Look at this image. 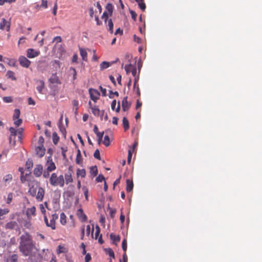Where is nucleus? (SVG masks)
Here are the masks:
<instances>
[{
    "label": "nucleus",
    "instance_id": "nucleus-1",
    "mask_svg": "<svg viewBox=\"0 0 262 262\" xmlns=\"http://www.w3.org/2000/svg\"><path fill=\"white\" fill-rule=\"evenodd\" d=\"M35 248L31 236L28 233L25 232L20 236L19 248L24 255H29Z\"/></svg>",
    "mask_w": 262,
    "mask_h": 262
},
{
    "label": "nucleus",
    "instance_id": "nucleus-2",
    "mask_svg": "<svg viewBox=\"0 0 262 262\" xmlns=\"http://www.w3.org/2000/svg\"><path fill=\"white\" fill-rule=\"evenodd\" d=\"M50 183L53 186H59L62 187L64 184V180L62 175L57 177L55 173H53L50 178Z\"/></svg>",
    "mask_w": 262,
    "mask_h": 262
},
{
    "label": "nucleus",
    "instance_id": "nucleus-3",
    "mask_svg": "<svg viewBox=\"0 0 262 262\" xmlns=\"http://www.w3.org/2000/svg\"><path fill=\"white\" fill-rule=\"evenodd\" d=\"M28 256L30 262H41L42 256L38 253L36 248L30 252Z\"/></svg>",
    "mask_w": 262,
    "mask_h": 262
},
{
    "label": "nucleus",
    "instance_id": "nucleus-4",
    "mask_svg": "<svg viewBox=\"0 0 262 262\" xmlns=\"http://www.w3.org/2000/svg\"><path fill=\"white\" fill-rule=\"evenodd\" d=\"M105 8L108 11V13L106 12H104L101 18L102 19H104L105 23H106L108 16H111L113 14L114 7L112 4L108 3L106 6Z\"/></svg>",
    "mask_w": 262,
    "mask_h": 262
},
{
    "label": "nucleus",
    "instance_id": "nucleus-5",
    "mask_svg": "<svg viewBox=\"0 0 262 262\" xmlns=\"http://www.w3.org/2000/svg\"><path fill=\"white\" fill-rule=\"evenodd\" d=\"M13 180V176L11 174H7L4 176L2 182V187H9Z\"/></svg>",
    "mask_w": 262,
    "mask_h": 262
},
{
    "label": "nucleus",
    "instance_id": "nucleus-6",
    "mask_svg": "<svg viewBox=\"0 0 262 262\" xmlns=\"http://www.w3.org/2000/svg\"><path fill=\"white\" fill-rule=\"evenodd\" d=\"M46 166L47 167V169L49 171H53L56 169V166L52 161L51 156L48 157Z\"/></svg>",
    "mask_w": 262,
    "mask_h": 262
},
{
    "label": "nucleus",
    "instance_id": "nucleus-7",
    "mask_svg": "<svg viewBox=\"0 0 262 262\" xmlns=\"http://www.w3.org/2000/svg\"><path fill=\"white\" fill-rule=\"evenodd\" d=\"M89 93L91 99L93 100L94 102H96L99 99L100 93L97 90L92 88L90 89Z\"/></svg>",
    "mask_w": 262,
    "mask_h": 262
},
{
    "label": "nucleus",
    "instance_id": "nucleus-8",
    "mask_svg": "<svg viewBox=\"0 0 262 262\" xmlns=\"http://www.w3.org/2000/svg\"><path fill=\"white\" fill-rule=\"evenodd\" d=\"M89 104L90 105L92 112L94 115L102 117L104 115V111H101L97 107L92 106L91 102L90 101L89 102Z\"/></svg>",
    "mask_w": 262,
    "mask_h": 262
},
{
    "label": "nucleus",
    "instance_id": "nucleus-9",
    "mask_svg": "<svg viewBox=\"0 0 262 262\" xmlns=\"http://www.w3.org/2000/svg\"><path fill=\"white\" fill-rule=\"evenodd\" d=\"M5 228L6 229L19 230L18 224L15 221H11L7 223L5 225Z\"/></svg>",
    "mask_w": 262,
    "mask_h": 262
},
{
    "label": "nucleus",
    "instance_id": "nucleus-10",
    "mask_svg": "<svg viewBox=\"0 0 262 262\" xmlns=\"http://www.w3.org/2000/svg\"><path fill=\"white\" fill-rule=\"evenodd\" d=\"M45 195V190L42 187L38 188V191L36 195L35 196L36 199L39 201L41 202L42 201Z\"/></svg>",
    "mask_w": 262,
    "mask_h": 262
},
{
    "label": "nucleus",
    "instance_id": "nucleus-11",
    "mask_svg": "<svg viewBox=\"0 0 262 262\" xmlns=\"http://www.w3.org/2000/svg\"><path fill=\"white\" fill-rule=\"evenodd\" d=\"M19 62L20 65L25 68H28L31 62L25 56H20L19 58Z\"/></svg>",
    "mask_w": 262,
    "mask_h": 262
},
{
    "label": "nucleus",
    "instance_id": "nucleus-12",
    "mask_svg": "<svg viewBox=\"0 0 262 262\" xmlns=\"http://www.w3.org/2000/svg\"><path fill=\"white\" fill-rule=\"evenodd\" d=\"M27 57L29 58H34L37 57L39 54V52L36 51L33 49H29L27 50Z\"/></svg>",
    "mask_w": 262,
    "mask_h": 262
},
{
    "label": "nucleus",
    "instance_id": "nucleus-13",
    "mask_svg": "<svg viewBox=\"0 0 262 262\" xmlns=\"http://www.w3.org/2000/svg\"><path fill=\"white\" fill-rule=\"evenodd\" d=\"M36 89L40 94H43V90L45 88V82L42 80H38L36 81Z\"/></svg>",
    "mask_w": 262,
    "mask_h": 262
},
{
    "label": "nucleus",
    "instance_id": "nucleus-14",
    "mask_svg": "<svg viewBox=\"0 0 262 262\" xmlns=\"http://www.w3.org/2000/svg\"><path fill=\"white\" fill-rule=\"evenodd\" d=\"M36 154L39 157H42L45 154V148L43 147V145L38 146L35 148Z\"/></svg>",
    "mask_w": 262,
    "mask_h": 262
},
{
    "label": "nucleus",
    "instance_id": "nucleus-15",
    "mask_svg": "<svg viewBox=\"0 0 262 262\" xmlns=\"http://www.w3.org/2000/svg\"><path fill=\"white\" fill-rule=\"evenodd\" d=\"M34 174L37 177H40L42 173V166L41 165H37L33 170Z\"/></svg>",
    "mask_w": 262,
    "mask_h": 262
},
{
    "label": "nucleus",
    "instance_id": "nucleus-16",
    "mask_svg": "<svg viewBox=\"0 0 262 262\" xmlns=\"http://www.w3.org/2000/svg\"><path fill=\"white\" fill-rule=\"evenodd\" d=\"M29 192L32 196H35L38 191V188H40V187L38 186L37 184H36V186L29 185Z\"/></svg>",
    "mask_w": 262,
    "mask_h": 262
},
{
    "label": "nucleus",
    "instance_id": "nucleus-17",
    "mask_svg": "<svg viewBox=\"0 0 262 262\" xmlns=\"http://www.w3.org/2000/svg\"><path fill=\"white\" fill-rule=\"evenodd\" d=\"M49 81L51 83L53 84H60V81L59 79V78L56 75V74H53L51 77L49 79Z\"/></svg>",
    "mask_w": 262,
    "mask_h": 262
},
{
    "label": "nucleus",
    "instance_id": "nucleus-18",
    "mask_svg": "<svg viewBox=\"0 0 262 262\" xmlns=\"http://www.w3.org/2000/svg\"><path fill=\"white\" fill-rule=\"evenodd\" d=\"M58 217V215L57 214H52V218L50 220V227L52 229H55V221L56 220H57Z\"/></svg>",
    "mask_w": 262,
    "mask_h": 262
},
{
    "label": "nucleus",
    "instance_id": "nucleus-19",
    "mask_svg": "<svg viewBox=\"0 0 262 262\" xmlns=\"http://www.w3.org/2000/svg\"><path fill=\"white\" fill-rule=\"evenodd\" d=\"M127 98V97H125L122 101V106L124 111H127L130 106V104L128 102Z\"/></svg>",
    "mask_w": 262,
    "mask_h": 262
},
{
    "label": "nucleus",
    "instance_id": "nucleus-20",
    "mask_svg": "<svg viewBox=\"0 0 262 262\" xmlns=\"http://www.w3.org/2000/svg\"><path fill=\"white\" fill-rule=\"evenodd\" d=\"M36 211V208L35 207H32L30 208H28L26 212V215L28 218H31V215H34L35 214Z\"/></svg>",
    "mask_w": 262,
    "mask_h": 262
},
{
    "label": "nucleus",
    "instance_id": "nucleus-21",
    "mask_svg": "<svg viewBox=\"0 0 262 262\" xmlns=\"http://www.w3.org/2000/svg\"><path fill=\"white\" fill-rule=\"evenodd\" d=\"M133 181L127 179L126 180V191L127 192L131 191L133 190Z\"/></svg>",
    "mask_w": 262,
    "mask_h": 262
},
{
    "label": "nucleus",
    "instance_id": "nucleus-22",
    "mask_svg": "<svg viewBox=\"0 0 262 262\" xmlns=\"http://www.w3.org/2000/svg\"><path fill=\"white\" fill-rule=\"evenodd\" d=\"M80 54L82 58V59L84 61L87 60V52L84 49L80 48H79Z\"/></svg>",
    "mask_w": 262,
    "mask_h": 262
},
{
    "label": "nucleus",
    "instance_id": "nucleus-23",
    "mask_svg": "<svg viewBox=\"0 0 262 262\" xmlns=\"http://www.w3.org/2000/svg\"><path fill=\"white\" fill-rule=\"evenodd\" d=\"M17 255L16 254H13L11 256L8 257L6 260L5 262H17Z\"/></svg>",
    "mask_w": 262,
    "mask_h": 262
},
{
    "label": "nucleus",
    "instance_id": "nucleus-24",
    "mask_svg": "<svg viewBox=\"0 0 262 262\" xmlns=\"http://www.w3.org/2000/svg\"><path fill=\"white\" fill-rule=\"evenodd\" d=\"M23 226L27 229H30L31 227V223L30 222V218H28L23 222Z\"/></svg>",
    "mask_w": 262,
    "mask_h": 262
},
{
    "label": "nucleus",
    "instance_id": "nucleus-25",
    "mask_svg": "<svg viewBox=\"0 0 262 262\" xmlns=\"http://www.w3.org/2000/svg\"><path fill=\"white\" fill-rule=\"evenodd\" d=\"M110 238L113 241L114 243L115 242H118L120 240V237L119 235H116L113 233H111L110 234Z\"/></svg>",
    "mask_w": 262,
    "mask_h": 262
},
{
    "label": "nucleus",
    "instance_id": "nucleus-26",
    "mask_svg": "<svg viewBox=\"0 0 262 262\" xmlns=\"http://www.w3.org/2000/svg\"><path fill=\"white\" fill-rule=\"evenodd\" d=\"M76 162V163L78 164H80L82 162V157H81V152H80V151L79 149H78V151H77Z\"/></svg>",
    "mask_w": 262,
    "mask_h": 262
},
{
    "label": "nucleus",
    "instance_id": "nucleus-27",
    "mask_svg": "<svg viewBox=\"0 0 262 262\" xmlns=\"http://www.w3.org/2000/svg\"><path fill=\"white\" fill-rule=\"evenodd\" d=\"M122 122H123V125L124 128L125 130H126L127 129H128L129 128V127L128 121L126 119V117H123Z\"/></svg>",
    "mask_w": 262,
    "mask_h": 262
},
{
    "label": "nucleus",
    "instance_id": "nucleus-28",
    "mask_svg": "<svg viewBox=\"0 0 262 262\" xmlns=\"http://www.w3.org/2000/svg\"><path fill=\"white\" fill-rule=\"evenodd\" d=\"M65 181L66 183L68 184L73 181V179L71 173H66L64 176Z\"/></svg>",
    "mask_w": 262,
    "mask_h": 262
},
{
    "label": "nucleus",
    "instance_id": "nucleus-29",
    "mask_svg": "<svg viewBox=\"0 0 262 262\" xmlns=\"http://www.w3.org/2000/svg\"><path fill=\"white\" fill-rule=\"evenodd\" d=\"M110 63L108 62H106V61H103L101 64H100V69L101 70H103L104 69H107L110 66Z\"/></svg>",
    "mask_w": 262,
    "mask_h": 262
},
{
    "label": "nucleus",
    "instance_id": "nucleus-30",
    "mask_svg": "<svg viewBox=\"0 0 262 262\" xmlns=\"http://www.w3.org/2000/svg\"><path fill=\"white\" fill-rule=\"evenodd\" d=\"M108 30L111 33H113V26L114 24L111 19L108 20Z\"/></svg>",
    "mask_w": 262,
    "mask_h": 262
},
{
    "label": "nucleus",
    "instance_id": "nucleus-31",
    "mask_svg": "<svg viewBox=\"0 0 262 262\" xmlns=\"http://www.w3.org/2000/svg\"><path fill=\"white\" fill-rule=\"evenodd\" d=\"M20 111L19 109H15L14 110V113L13 116V120H16L17 119H19V116H20Z\"/></svg>",
    "mask_w": 262,
    "mask_h": 262
},
{
    "label": "nucleus",
    "instance_id": "nucleus-32",
    "mask_svg": "<svg viewBox=\"0 0 262 262\" xmlns=\"http://www.w3.org/2000/svg\"><path fill=\"white\" fill-rule=\"evenodd\" d=\"M33 165V162L31 160L28 159L26 163V168L30 171Z\"/></svg>",
    "mask_w": 262,
    "mask_h": 262
},
{
    "label": "nucleus",
    "instance_id": "nucleus-33",
    "mask_svg": "<svg viewBox=\"0 0 262 262\" xmlns=\"http://www.w3.org/2000/svg\"><path fill=\"white\" fill-rule=\"evenodd\" d=\"M90 172L92 174H93V177L97 174L98 170L96 166H92L90 168Z\"/></svg>",
    "mask_w": 262,
    "mask_h": 262
},
{
    "label": "nucleus",
    "instance_id": "nucleus-34",
    "mask_svg": "<svg viewBox=\"0 0 262 262\" xmlns=\"http://www.w3.org/2000/svg\"><path fill=\"white\" fill-rule=\"evenodd\" d=\"M105 251L106 253L108 255H109L110 256H111L113 258H115L114 252H113V251L112 250V249L106 248V249H105Z\"/></svg>",
    "mask_w": 262,
    "mask_h": 262
},
{
    "label": "nucleus",
    "instance_id": "nucleus-35",
    "mask_svg": "<svg viewBox=\"0 0 262 262\" xmlns=\"http://www.w3.org/2000/svg\"><path fill=\"white\" fill-rule=\"evenodd\" d=\"M9 212L8 209H1L0 208V220L3 219V216L7 214Z\"/></svg>",
    "mask_w": 262,
    "mask_h": 262
},
{
    "label": "nucleus",
    "instance_id": "nucleus-36",
    "mask_svg": "<svg viewBox=\"0 0 262 262\" xmlns=\"http://www.w3.org/2000/svg\"><path fill=\"white\" fill-rule=\"evenodd\" d=\"M53 142L55 144H56L59 140V137L56 132L53 133L52 135Z\"/></svg>",
    "mask_w": 262,
    "mask_h": 262
},
{
    "label": "nucleus",
    "instance_id": "nucleus-37",
    "mask_svg": "<svg viewBox=\"0 0 262 262\" xmlns=\"http://www.w3.org/2000/svg\"><path fill=\"white\" fill-rule=\"evenodd\" d=\"M58 127H59V130L61 132V133H62V135L64 136V137H66V130L65 127L63 126H62V125L61 124V123L59 124Z\"/></svg>",
    "mask_w": 262,
    "mask_h": 262
},
{
    "label": "nucleus",
    "instance_id": "nucleus-38",
    "mask_svg": "<svg viewBox=\"0 0 262 262\" xmlns=\"http://www.w3.org/2000/svg\"><path fill=\"white\" fill-rule=\"evenodd\" d=\"M6 75H7V76L8 78H11L12 80H15L16 79V78L14 77V72L11 71H8L7 72Z\"/></svg>",
    "mask_w": 262,
    "mask_h": 262
},
{
    "label": "nucleus",
    "instance_id": "nucleus-39",
    "mask_svg": "<svg viewBox=\"0 0 262 262\" xmlns=\"http://www.w3.org/2000/svg\"><path fill=\"white\" fill-rule=\"evenodd\" d=\"M60 223L62 225H64L66 223V216L64 213H62L60 215Z\"/></svg>",
    "mask_w": 262,
    "mask_h": 262
},
{
    "label": "nucleus",
    "instance_id": "nucleus-40",
    "mask_svg": "<svg viewBox=\"0 0 262 262\" xmlns=\"http://www.w3.org/2000/svg\"><path fill=\"white\" fill-rule=\"evenodd\" d=\"M138 5L139 8L142 10L144 11L146 8L145 4L143 2V0H140L138 2Z\"/></svg>",
    "mask_w": 262,
    "mask_h": 262
},
{
    "label": "nucleus",
    "instance_id": "nucleus-41",
    "mask_svg": "<svg viewBox=\"0 0 262 262\" xmlns=\"http://www.w3.org/2000/svg\"><path fill=\"white\" fill-rule=\"evenodd\" d=\"M103 144L106 146H108L110 145V138L108 136L105 135L104 138V141L103 142Z\"/></svg>",
    "mask_w": 262,
    "mask_h": 262
},
{
    "label": "nucleus",
    "instance_id": "nucleus-42",
    "mask_svg": "<svg viewBox=\"0 0 262 262\" xmlns=\"http://www.w3.org/2000/svg\"><path fill=\"white\" fill-rule=\"evenodd\" d=\"M104 135V132H101L100 133H98L97 135L98 137V144H100L101 143L102 139Z\"/></svg>",
    "mask_w": 262,
    "mask_h": 262
},
{
    "label": "nucleus",
    "instance_id": "nucleus-43",
    "mask_svg": "<svg viewBox=\"0 0 262 262\" xmlns=\"http://www.w3.org/2000/svg\"><path fill=\"white\" fill-rule=\"evenodd\" d=\"M77 174L78 176H81L82 178H83L85 176V171L84 169H78Z\"/></svg>",
    "mask_w": 262,
    "mask_h": 262
},
{
    "label": "nucleus",
    "instance_id": "nucleus-44",
    "mask_svg": "<svg viewBox=\"0 0 262 262\" xmlns=\"http://www.w3.org/2000/svg\"><path fill=\"white\" fill-rule=\"evenodd\" d=\"M122 247L123 251L126 253L127 250V241L125 239H124L122 241Z\"/></svg>",
    "mask_w": 262,
    "mask_h": 262
},
{
    "label": "nucleus",
    "instance_id": "nucleus-45",
    "mask_svg": "<svg viewBox=\"0 0 262 262\" xmlns=\"http://www.w3.org/2000/svg\"><path fill=\"white\" fill-rule=\"evenodd\" d=\"M8 24V22L4 18H3L2 21L0 24V29L2 30L4 29L5 26H6Z\"/></svg>",
    "mask_w": 262,
    "mask_h": 262
},
{
    "label": "nucleus",
    "instance_id": "nucleus-46",
    "mask_svg": "<svg viewBox=\"0 0 262 262\" xmlns=\"http://www.w3.org/2000/svg\"><path fill=\"white\" fill-rule=\"evenodd\" d=\"M13 194L12 192H10L8 193L7 200V204H10L11 203L13 199Z\"/></svg>",
    "mask_w": 262,
    "mask_h": 262
},
{
    "label": "nucleus",
    "instance_id": "nucleus-47",
    "mask_svg": "<svg viewBox=\"0 0 262 262\" xmlns=\"http://www.w3.org/2000/svg\"><path fill=\"white\" fill-rule=\"evenodd\" d=\"M19 171L21 173L20 180L21 182H24L25 180V177L24 176V169L23 168L19 167Z\"/></svg>",
    "mask_w": 262,
    "mask_h": 262
},
{
    "label": "nucleus",
    "instance_id": "nucleus-48",
    "mask_svg": "<svg viewBox=\"0 0 262 262\" xmlns=\"http://www.w3.org/2000/svg\"><path fill=\"white\" fill-rule=\"evenodd\" d=\"M132 64H127L125 65L124 67V69L127 73H128L132 71Z\"/></svg>",
    "mask_w": 262,
    "mask_h": 262
},
{
    "label": "nucleus",
    "instance_id": "nucleus-49",
    "mask_svg": "<svg viewBox=\"0 0 262 262\" xmlns=\"http://www.w3.org/2000/svg\"><path fill=\"white\" fill-rule=\"evenodd\" d=\"M105 178L102 174H99L96 179V181L97 182H101L104 180Z\"/></svg>",
    "mask_w": 262,
    "mask_h": 262
},
{
    "label": "nucleus",
    "instance_id": "nucleus-50",
    "mask_svg": "<svg viewBox=\"0 0 262 262\" xmlns=\"http://www.w3.org/2000/svg\"><path fill=\"white\" fill-rule=\"evenodd\" d=\"M9 130L12 136H15L16 135L17 131L14 127H11L9 128Z\"/></svg>",
    "mask_w": 262,
    "mask_h": 262
},
{
    "label": "nucleus",
    "instance_id": "nucleus-51",
    "mask_svg": "<svg viewBox=\"0 0 262 262\" xmlns=\"http://www.w3.org/2000/svg\"><path fill=\"white\" fill-rule=\"evenodd\" d=\"M22 121V119H17L14 120V124L16 127H18L21 124Z\"/></svg>",
    "mask_w": 262,
    "mask_h": 262
},
{
    "label": "nucleus",
    "instance_id": "nucleus-52",
    "mask_svg": "<svg viewBox=\"0 0 262 262\" xmlns=\"http://www.w3.org/2000/svg\"><path fill=\"white\" fill-rule=\"evenodd\" d=\"M94 157L97 159L100 160V152L99 149H96L94 154Z\"/></svg>",
    "mask_w": 262,
    "mask_h": 262
},
{
    "label": "nucleus",
    "instance_id": "nucleus-53",
    "mask_svg": "<svg viewBox=\"0 0 262 262\" xmlns=\"http://www.w3.org/2000/svg\"><path fill=\"white\" fill-rule=\"evenodd\" d=\"M70 71H71V73L73 74V79L75 80L76 78V74H77L76 71L75 69H74L73 68H71L70 69Z\"/></svg>",
    "mask_w": 262,
    "mask_h": 262
},
{
    "label": "nucleus",
    "instance_id": "nucleus-54",
    "mask_svg": "<svg viewBox=\"0 0 262 262\" xmlns=\"http://www.w3.org/2000/svg\"><path fill=\"white\" fill-rule=\"evenodd\" d=\"M100 232V229L98 225L96 226L95 239H97Z\"/></svg>",
    "mask_w": 262,
    "mask_h": 262
},
{
    "label": "nucleus",
    "instance_id": "nucleus-55",
    "mask_svg": "<svg viewBox=\"0 0 262 262\" xmlns=\"http://www.w3.org/2000/svg\"><path fill=\"white\" fill-rule=\"evenodd\" d=\"M3 99L6 103H10L12 101V99L11 97H4Z\"/></svg>",
    "mask_w": 262,
    "mask_h": 262
},
{
    "label": "nucleus",
    "instance_id": "nucleus-56",
    "mask_svg": "<svg viewBox=\"0 0 262 262\" xmlns=\"http://www.w3.org/2000/svg\"><path fill=\"white\" fill-rule=\"evenodd\" d=\"M132 157V151L129 149L128 152L127 162L130 163Z\"/></svg>",
    "mask_w": 262,
    "mask_h": 262
},
{
    "label": "nucleus",
    "instance_id": "nucleus-57",
    "mask_svg": "<svg viewBox=\"0 0 262 262\" xmlns=\"http://www.w3.org/2000/svg\"><path fill=\"white\" fill-rule=\"evenodd\" d=\"M73 104L74 106V109L75 110V113H76V111L78 109V101L77 100H74L73 102Z\"/></svg>",
    "mask_w": 262,
    "mask_h": 262
},
{
    "label": "nucleus",
    "instance_id": "nucleus-58",
    "mask_svg": "<svg viewBox=\"0 0 262 262\" xmlns=\"http://www.w3.org/2000/svg\"><path fill=\"white\" fill-rule=\"evenodd\" d=\"M129 12H130V13L131 14L132 18L134 20H136V17H137V14H136V12L134 11H133V10H130Z\"/></svg>",
    "mask_w": 262,
    "mask_h": 262
},
{
    "label": "nucleus",
    "instance_id": "nucleus-59",
    "mask_svg": "<svg viewBox=\"0 0 262 262\" xmlns=\"http://www.w3.org/2000/svg\"><path fill=\"white\" fill-rule=\"evenodd\" d=\"M51 171H49L47 169L43 171V177L45 178H47L49 177V172H50Z\"/></svg>",
    "mask_w": 262,
    "mask_h": 262
},
{
    "label": "nucleus",
    "instance_id": "nucleus-60",
    "mask_svg": "<svg viewBox=\"0 0 262 262\" xmlns=\"http://www.w3.org/2000/svg\"><path fill=\"white\" fill-rule=\"evenodd\" d=\"M61 38L60 36H56L54 37L53 39V42H56V43H58L61 42Z\"/></svg>",
    "mask_w": 262,
    "mask_h": 262
},
{
    "label": "nucleus",
    "instance_id": "nucleus-61",
    "mask_svg": "<svg viewBox=\"0 0 262 262\" xmlns=\"http://www.w3.org/2000/svg\"><path fill=\"white\" fill-rule=\"evenodd\" d=\"M43 142H44V139L42 136H40L38 139V144H39V146H42V145H43Z\"/></svg>",
    "mask_w": 262,
    "mask_h": 262
},
{
    "label": "nucleus",
    "instance_id": "nucleus-62",
    "mask_svg": "<svg viewBox=\"0 0 262 262\" xmlns=\"http://www.w3.org/2000/svg\"><path fill=\"white\" fill-rule=\"evenodd\" d=\"M99 88L102 92V95L104 96H106V90L105 89L103 88L101 86H100Z\"/></svg>",
    "mask_w": 262,
    "mask_h": 262
},
{
    "label": "nucleus",
    "instance_id": "nucleus-63",
    "mask_svg": "<svg viewBox=\"0 0 262 262\" xmlns=\"http://www.w3.org/2000/svg\"><path fill=\"white\" fill-rule=\"evenodd\" d=\"M28 104L29 105H35V102L34 100L31 97H29L28 98Z\"/></svg>",
    "mask_w": 262,
    "mask_h": 262
},
{
    "label": "nucleus",
    "instance_id": "nucleus-64",
    "mask_svg": "<svg viewBox=\"0 0 262 262\" xmlns=\"http://www.w3.org/2000/svg\"><path fill=\"white\" fill-rule=\"evenodd\" d=\"M41 6L43 7H44L45 8H47V7H48L47 1H45V0H42V3H41Z\"/></svg>",
    "mask_w": 262,
    "mask_h": 262
}]
</instances>
